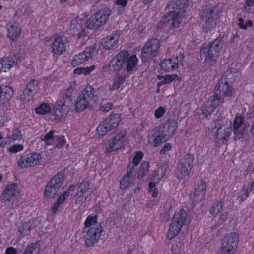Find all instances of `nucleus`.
Returning a JSON list of instances; mask_svg holds the SVG:
<instances>
[{
	"instance_id": "obj_18",
	"label": "nucleus",
	"mask_w": 254,
	"mask_h": 254,
	"mask_svg": "<svg viewBox=\"0 0 254 254\" xmlns=\"http://www.w3.org/2000/svg\"><path fill=\"white\" fill-rule=\"evenodd\" d=\"M184 16V11L182 10L169 13L165 17V21L163 22L164 26L178 27L182 21Z\"/></svg>"
},
{
	"instance_id": "obj_14",
	"label": "nucleus",
	"mask_w": 254,
	"mask_h": 254,
	"mask_svg": "<svg viewBox=\"0 0 254 254\" xmlns=\"http://www.w3.org/2000/svg\"><path fill=\"white\" fill-rule=\"evenodd\" d=\"M19 194V187L16 184L12 183L6 185L1 198L4 202L10 203L12 206L15 205L16 197Z\"/></svg>"
},
{
	"instance_id": "obj_57",
	"label": "nucleus",
	"mask_w": 254,
	"mask_h": 254,
	"mask_svg": "<svg viewBox=\"0 0 254 254\" xmlns=\"http://www.w3.org/2000/svg\"><path fill=\"white\" fill-rule=\"evenodd\" d=\"M166 110L164 107H159L155 110L154 116L156 119H159L163 116Z\"/></svg>"
},
{
	"instance_id": "obj_42",
	"label": "nucleus",
	"mask_w": 254,
	"mask_h": 254,
	"mask_svg": "<svg viewBox=\"0 0 254 254\" xmlns=\"http://www.w3.org/2000/svg\"><path fill=\"white\" fill-rule=\"evenodd\" d=\"M249 189V185H245L238 193V198L240 199L241 202L243 201L248 197L249 192H250Z\"/></svg>"
},
{
	"instance_id": "obj_3",
	"label": "nucleus",
	"mask_w": 254,
	"mask_h": 254,
	"mask_svg": "<svg viewBox=\"0 0 254 254\" xmlns=\"http://www.w3.org/2000/svg\"><path fill=\"white\" fill-rule=\"evenodd\" d=\"M99 98L94 95L93 88L88 86L77 98L75 104V111L79 113L87 108L92 109L97 106Z\"/></svg>"
},
{
	"instance_id": "obj_62",
	"label": "nucleus",
	"mask_w": 254,
	"mask_h": 254,
	"mask_svg": "<svg viewBox=\"0 0 254 254\" xmlns=\"http://www.w3.org/2000/svg\"><path fill=\"white\" fill-rule=\"evenodd\" d=\"M17 250L12 247H8L5 252V254H17Z\"/></svg>"
},
{
	"instance_id": "obj_2",
	"label": "nucleus",
	"mask_w": 254,
	"mask_h": 254,
	"mask_svg": "<svg viewBox=\"0 0 254 254\" xmlns=\"http://www.w3.org/2000/svg\"><path fill=\"white\" fill-rule=\"evenodd\" d=\"M85 243L87 247L98 242L102 233V228L95 216H89L84 222Z\"/></svg>"
},
{
	"instance_id": "obj_28",
	"label": "nucleus",
	"mask_w": 254,
	"mask_h": 254,
	"mask_svg": "<svg viewBox=\"0 0 254 254\" xmlns=\"http://www.w3.org/2000/svg\"><path fill=\"white\" fill-rule=\"evenodd\" d=\"M13 94V90L8 86L2 85L0 86V102L5 104L9 101Z\"/></svg>"
},
{
	"instance_id": "obj_38",
	"label": "nucleus",
	"mask_w": 254,
	"mask_h": 254,
	"mask_svg": "<svg viewBox=\"0 0 254 254\" xmlns=\"http://www.w3.org/2000/svg\"><path fill=\"white\" fill-rule=\"evenodd\" d=\"M127 55L126 58L125 62L126 63V69L127 71H131L137 64L138 60L134 55L127 58Z\"/></svg>"
},
{
	"instance_id": "obj_30",
	"label": "nucleus",
	"mask_w": 254,
	"mask_h": 254,
	"mask_svg": "<svg viewBox=\"0 0 254 254\" xmlns=\"http://www.w3.org/2000/svg\"><path fill=\"white\" fill-rule=\"evenodd\" d=\"M38 224L39 222L36 220L24 223L19 227V231L23 236L27 235L30 231L35 228Z\"/></svg>"
},
{
	"instance_id": "obj_1",
	"label": "nucleus",
	"mask_w": 254,
	"mask_h": 254,
	"mask_svg": "<svg viewBox=\"0 0 254 254\" xmlns=\"http://www.w3.org/2000/svg\"><path fill=\"white\" fill-rule=\"evenodd\" d=\"M178 127L177 122L173 120L161 125L149 132L148 142L154 147L162 144L163 140H168L174 134Z\"/></svg>"
},
{
	"instance_id": "obj_4",
	"label": "nucleus",
	"mask_w": 254,
	"mask_h": 254,
	"mask_svg": "<svg viewBox=\"0 0 254 254\" xmlns=\"http://www.w3.org/2000/svg\"><path fill=\"white\" fill-rule=\"evenodd\" d=\"M121 121L120 114H114L102 121L98 126L96 131L100 136H103L115 129Z\"/></svg>"
},
{
	"instance_id": "obj_56",
	"label": "nucleus",
	"mask_w": 254,
	"mask_h": 254,
	"mask_svg": "<svg viewBox=\"0 0 254 254\" xmlns=\"http://www.w3.org/2000/svg\"><path fill=\"white\" fill-rule=\"evenodd\" d=\"M58 139H56V143L55 144V147L60 149L63 148L66 143L65 139L63 136H57Z\"/></svg>"
},
{
	"instance_id": "obj_25",
	"label": "nucleus",
	"mask_w": 254,
	"mask_h": 254,
	"mask_svg": "<svg viewBox=\"0 0 254 254\" xmlns=\"http://www.w3.org/2000/svg\"><path fill=\"white\" fill-rule=\"evenodd\" d=\"M135 175V168L130 167L125 176L120 181V188L123 190L128 189L133 182Z\"/></svg>"
},
{
	"instance_id": "obj_64",
	"label": "nucleus",
	"mask_w": 254,
	"mask_h": 254,
	"mask_svg": "<svg viewBox=\"0 0 254 254\" xmlns=\"http://www.w3.org/2000/svg\"><path fill=\"white\" fill-rule=\"evenodd\" d=\"M172 250L173 253L176 254H179L182 252L181 248L180 247L179 248H178V245H176L175 246H173Z\"/></svg>"
},
{
	"instance_id": "obj_29",
	"label": "nucleus",
	"mask_w": 254,
	"mask_h": 254,
	"mask_svg": "<svg viewBox=\"0 0 254 254\" xmlns=\"http://www.w3.org/2000/svg\"><path fill=\"white\" fill-rule=\"evenodd\" d=\"M67 107L64 102L60 101L56 106L53 112V115L55 117V119L59 120L63 118L66 114Z\"/></svg>"
},
{
	"instance_id": "obj_59",
	"label": "nucleus",
	"mask_w": 254,
	"mask_h": 254,
	"mask_svg": "<svg viewBox=\"0 0 254 254\" xmlns=\"http://www.w3.org/2000/svg\"><path fill=\"white\" fill-rule=\"evenodd\" d=\"M172 148V145L169 143H165L160 150V154H166Z\"/></svg>"
},
{
	"instance_id": "obj_55",
	"label": "nucleus",
	"mask_w": 254,
	"mask_h": 254,
	"mask_svg": "<svg viewBox=\"0 0 254 254\" xmlns=\"http://www.w3.org/2000/svg\"><path fill=\"white\" fill-rule=\"evenodd\" d=\"M24 149V146L21 144H17L14 145L9 148H8L7 150V152L12 153H16L18 152L22 151Z\"/></svg>"
},
{
	"instance_id": "obj_35",
	"label": "nucleus",
	"mask_w": 254,
	"mask_h": 254,
	"mask_svg": "<svg viewBox=\"0 0 254 254\" xmlns=\"http://www.w3.org/2000/svg\"><path fill=\"white\" fill-rule=\"evenodd\" d=\"M125 80L124 77L122 76H116L113 81V83L109 86V90L110 91H114L119 89Z\"/></svg>"
},
{
	"instance_id": "obj_36",
	"label": "nucleus",
	"mask_w": 254,
	"mask_h": 254,
	"mask_svg": "<svg viewBox=\"0 0 254 254\" xmlns=\"http://www.w3.org/2000/svg\"><path fill=\"white\" fill-rule=\"evenodd\" d=\"M64 180V177L63 174H58L55 175L49 183L53 187H55L59 190L60 188L62 186Z\"/></svg>"
},
{
	"instance_id": "obj_15",
	"label": "nucleus",
	"mask_w": 254,
	"mask_h": 254,
	"mask_svg": "<svg viewBox=\"0 0 254 254\" xmlns=\"http://www.w3.org/2000/svg\"><path fill=\"white\" fill-rule=\"evenodd\" d=\"M126 132L121 131L110 139L107 143L106 150L108 153L116 151L121 149L124 145Z\"/></svg>"
},
{
	"instance_id": "obj_10",
	"label": "nucleus",
	"mask_w": 254,
	"mask_h": 254,
	"mask_svg": "<svg viewBox=\"0 0 254 254\" xmlns=\"http://www.w3.org/2000/svg\"><path fill=\"white\" fill-rule=\"evenodd\" d=\"M159 48L160 42L158 39L154 38L148 41L142 50V59L147 61L156 56Z\"/></svg>"
},
{
	"instance_id": "obj_54",
	"label": "nucleus",
	"mask_w": 254,
	"mask_h": 254,
	"mask_svg": "<svg viewBox=\"0 0 254 254\" xmlns=\"http://www.w3.org/2000/svg\"><path fill=\"white\" fill-rule=\"evenodd\" d=\"M143 156V153L142 151H137L132 159V164L134 166H136L142 160Z\"/></svg>"
},
{
	"instance_id": "obj_53",
	"label": "nucleus",
	"mask_w": 254,
	"mask_h": 254,
	"mask_svg": "<svg viewBox=\"0 0 254 254\" xmlns=\"http://www.w3.org/2000/svg\"><path fill=\"white\" fill-rule=\"evenodd\" d=\"M26 89L35 94L38 89V81L35 80L30 81Z\"/></svg>"
},
{
	"instance_id": "obj_17",
	"label": "nucleus",
	"mask_w": 254,
	"mask_h": 254,
	"mask_svg": "<svg viewBox=\"0 0 254 254\" xmlns=\"http://www.w3.org/2000/svg\"><path fill=\"white\" fill-rule=\"evenodd\" d=\"M91 189L88 182H83L79 186L74 196L75 203L81 204L85 203L87 198L91 194Z\"/></svg>"
},
{
	"instance_id": "obj_26",
	"label": "nucleus",
	"mask_w": 254,
	"mask_h": 254,
	"mask_svg": "<svg viewBox=\"0 0 254 254\" xmlns=\"http://www.w3.org/2000/svg\"><path fill=\"white\" fill-rule=\"evenodd\" d=\"M120 35L118 32L113 33L103 39L102 46L106 50L111 49L117 44Z\"/></svg>"
},
{
	"instance_id": "obj_11",
	"label": "nucleus",
	"mask_w": 254,
	"mask_h": 254,
	"mask_svg": "<svg viewBox=\"0 0 254 254\" xmlns=\"http://www.w3.org/2000/svg\"><path fill=\"white\" fill-rule=\"evenodd\" d=\"M193 156L188 154L183 157L180 164L178 165L177 176L182 179L188 175L193 167Z\"/></svg>"
},
{
	"instance_id": "obj_33",
	"label": "nucleus",
	"mask_w": 254,
	"mask_h": 254,
	"mask_svg": "<svg viewBox=\"0 0 254 254\" xmlns=\"http://www.w3.org/2000/svg\"><path fill=\"white\" fill-rule=\"evenodd\" d=\"M224 82L232 84L238 77V70L235 68H230L225 73Z\"/></svg>"
},
{
	"instance_id": "obj_7",
	"label": "nucleus",
	"mask_w": 254,
	"mask_h": 254,
	"mask_svg": "<svg viewBox=\"0 0 254 254\" xmlns=\"http://www.w3.org/2000/svg\"><path fill=\"white\" fill-rule=\"evenodd\" d=\"M186 217L187 213L184 209H180L175 213L167 234L169 239H173L180 232L184 224Z\"/></svg>"
},
{
	"instance_id": "obj_23",
	"label": "nucleus",
	"mask_w": 254,
	"mask_h": 254,
	"mask_svg": "<svg viewBox=\"0 0 254 254\" xmlns=\"http://www.w3.org/2000/svg\"><path fill=\"white\" fill-rule=\"evenodd\" d=\"M206 184L203 181H199L196 184L194 191L191 196L192 201L196 202H201L203 200L206 192Z\"/></svg>"
},
{
	"instance_id": "obj_47",
	"label": "nucleus",
	"mask_w": 254,
	"mask_h": 254,
	"mask_svg": "<svg viewBox=\"0 0 254 254\" xmlns=\"http://www.w3.org/2000/svg\"><path fill=\"white\" fill-rule=\"evenodd\" d=\"M244 120V117L243 116L240 114H237L236 115L233 124L234 132L236 135H237L238 129L242 126Z\"/></svg>"
},
{
	"instance_id": "obj_34",
	"label": "nucleus",
	"mask_w": 254,
	"mask_h": 254,
	"mask_svg": "<svg viewBox=\"0 0 254 254\" xmlns=\"http://www.w3.org/2000/svg\"><path fill=\"white\" fill-rule=\"evenodd\" d=\"M41 139L46 145H53L56 143L57 135H54L53 131H50L44 136H41Z\"/></svg>"
},
{
	"instance_id": "obj_45",
	"label": "nucleus",
	"mask_w": 254,
	"mask_h": 254,
	"mask_svg": "<svg viewBox=\"0 0 254 254\" xmlns=\"http://www.w3.org/2000/svg\"><path fill=\"white\" fill-rule=\"evenodd\" d=\"M149 170V163L146 161L142 162L137 172V177L140 179L143 178L148 173Z\"/></svg>"
},
{
	"instance_id": "obj_48",
	"label": "nucleus",
	"mask_w": 254,
	"mask_h": 254,
	"mask_svg": "<svg viewBox=\"0 0 254 254\" xmlns=\"http://www.w3.org/2000/svg\"><path fill=\"white\" fill-rule=\"evenodd\" d=\"M238 25L241 29H247V28L252 26L253 22L250 20L245 21L242 18H240L238 19Z\"/></svg>"
},
{
	"instance_id": "obj_21",
	"label": "nucleus",
	"mask_w": 254,
	"mask_h": 254,
	"mask_svg": "<svg viewBox=\"0 0 254 254\" xmlns=\"http://www.w3.org/2000/svg\"><path fill=\"white\" fill-rule=\"evenodd\" d=\"M221 103L222 101L220 95L215 94L211 96L204 105L203 114L206 116L211 114Z\"/></svg>"
},
{
	"instance_id": "obj_61",
	"label": "nucleus",
	"mask_w": 254,
	"mask_h": 254,
	"mask_svg": "<svg viewBox=\"0 0 254 254\" xmlns=\"http://www.w3.org/2000/svg\"><path fill=\"white\" fill-rule=\"evenodd\" d=\"M112 106V104L111 103H107L104 105H101L99 109L102 112H107L111 109Z\"/></svg>"
},
{
	"instance_id": "obj_22",
	"label": "nucleus",
	"mask_w": 254,
	"mask_h": 254,
	"mask_svg": "<svg viewBox=\"0 0 254 254\" xmlns=\"http://www.w3.org/2000/svg\"><path fill=\"white\" fill-rule=\"evenodd\" d=\"M85 21L78 17L73 19L70 23V29L73 33H77L79 39L83 37V40L87 37L86 28H83Z\"/></svg>"
},
{
	"instance_id": "obj_46",
	"label": "nucleus",
	"mask_w": 254,
	"mask_h": 254,
	"mask_svg": "<svg viewBox=\"0 0 254 254\" xmlns=\"http://www.w3.org/2000/svg\"><path fill=\"white\" fill-rule=\"evenodd\" d=\"M59 190L56 188L53 187V186L48 183L45 190V197L46 198H51L56 195Z\"/></svg>"
},
{
	"instance_id": "obj_32",
	"label": "nucleus",
	"mask_w": 254,
	"mask_h": 254,
	"mask_svg": "<svg viewBox=\"0 0 254 254\" xmlns=\"http://www.w3.org/2000/svg\"><path fill=\"white\" fill-rule=\"evenodd\" d=\"M22 138V134L21 132L18 130H15L11 136L7 137L3 140H2L0 145L4 147L7 145H10L15 142L17 140H20Z\"/></svg>"
},
{
	"instance_id": "obj_50",
	"label": "nucleus",
	"mask_w": 254,
	"mask_h": 254,
	"mask_svg": "<svg viewBox=\"0 0 254 254\" xmlns=\"http://www.w3.org/2000/svg\"><path fill=\"white\" fill-rule=\"evenodd\" d=\"M34 93L25 89L21 96V101L24 102H27L32 99Z\"/></svg>"
},
{
	"instance_id": "obj_24",
	"label": "nucleus",
	"mask_w": 254,
	"mask_h": 254,
	"mask_svg": "<svg viewBox=\"0 0 254 254\" xmlns=\"http://www.w3.org/2000/svg\"><path fill=\"white\" fill-rule=\"evenodd\" d=\"M127 53L121 52L116 55L110 62V70L119 71L121 69L125 63Z\"/></svg>"
},
{
	"instance_id": "obj_43",
	"label": "nucleus",
	"mask_w": 254,
	"mask_h": 254,
	"mask_svg": "<svg viewBox=\"0 0 254 254\" xmlns=\"http://www.w3.org/2000/svg\"><path fill=\"white\" fill-rule=\"evenodd\" d=\"M74 189L75 186L74 185L69 186L67 190L58 198L57 202L61 205L69 196L70 193L74 190Z\"/></svg>"
},
{
	"instance_id": "obj_52",
	"label": "nucleus",
	"mask_w": 254,
	"mask_h": 254,
	"mask_svg": "<svg viewBox=\"0 0 254 254\" xmlns=\"http://www.w3.org/2000/svg\"><path fill=\"white\" fill-rule=\"evenodd\" d=\"M184 59V56L183 54L180 53L179 55L176 56V57L174 58L171 59L173 63L175 64V68L177 69L179 68V66L182 65Z\"/></svg>"
},
{
	"instance_id": "obj_31",
	"label": "nucleus",
	"mask_w": 254,
	"mask_h": 254,
	"mask_svg": "<svg viewBox=\"0 0 254 254\" xmlns=\"http://www.w3.org/2000/svg\"><path fill=\"white\" fill-rule=\"evenodd\" d=\"M7 36L13 40L17 39L21 34V28L18 26L14 24H8Z\"/></svg>"
},
{
	"instance_id": "obj_63",
	"label": "nucleus",
	"mask_w": 254,
	"mask_h": 254,
	"mask_svg": "<svg viewBox=\"0 0 254 254\" xmlns=\"http://www.w3.org/2000/svg\"><path fill=\"white\" fill-rule=\"evenodd\" d=\"M229 213L226 212L221 214L219 217V220L221 223L224 222L228 218Z\"/></svg>"
},
{
	"instance_id": "obj_27",
	"label": "nucleus",
	"mask_w": 254,
	"mask_h": 254,
	"mask_svg": "<svg viewBox=\"0 0 254 254\" xmlns=\"http://www.w3.org/2000/svg\"><path fill=\"white\" fill-rule=\"evenodd\" d=\"M231 84L227 82H219L216 87V90L220 91L224 97H231L234 93Z\"/></svg>"
},
{
	"instance_id": "obj_60",
	"label": "nucleus",
	"mask_w": 254,
	"mask_h": 254,
	"mask_svg": "<svg viewBox=\"0 0 254 254\" xmlns=\"http://www.w3.org/2000/svg\"><path fill=\"white\" fill-rule=\"evenodd\" d=\"M95 68L96 66L94 65H91L90 67H82V74L85 75H88L95 70Z\"/></svg>"
},
{
	"instance_id": "obj_40",
	"label": "nucleus",
	"mask_w": 254,
	"mask_h": 254,
	"mask_svg": "<svg viewBox=\"0 0 254 254\" xmlns=\"http://www.w3.org/2000/svg\"><path fill=\"white\" fill-rule=\"evenodd\" d=\"M188 0H172L169 6L173 9H182L186 6Z\"/></svg>"
},
{
	"instance_id": "obj_37",
	"label": "nucleus",
	"mask_w": 254,
	"mask_h": 254,
	"mask_svg": "<svg viewBox=\"0 0 254 254\" xmlns=\"http://www.w3.org/2000/svg\"><path fill=\"white\" fill-rule=\"evenodd\" d=\"M175 66L171 59L164 60L160 64L161 69L166 72H170L175 70Z\"/></svg>"
},
{
	"instance_id": "obj_20",
	"label": "nucleus",
	"mask_w": 254,
	"mask_h": 254,
	"mask_svg": "<svg viewBox=\"0 0 254 254\" xmlns=\"http://www.w3.org/2000/svg\"><path fill=\"white\" fill-rule=\"evenodd\" d=\"M68 46V41L65 38L59 37L53 42L52 51L54 55L60 56L66 51Z\"/></svg>"
},
{
	"instance_id": "obj_6",
	"label": "nucleus",
	"mask_w": 254,
	"mask_h": 254,
	"mask_svg": "<svg viewBox=\"0 0 254 254\" xmlns=\"http://www.w3.org/2000/svg\"><path fill=\"white\" fill-rule=\"evenodd\" d=\"M111 15L108 8L100 9L91 16L87 21V27L91 29H97L105 25Z\"/></svg>"
},
{
	"instance_id": "obj_9",
	"label": "nucleus",
	"mask_w": 254,
	"mask_h": 254,
	"mask_svg": "<svg viewBox=\"0 0 254 254\" xmlns=\"http://www.w3.org/2000/svg\"><path fill=\"white\" fill-rule=\"evenodd\" d=\"M97 54V47L93 44L86 48L82 52L76 55L72 60L71 64L73 67L85 64L88 61L96 57Z\"/></svg>"
},
{
	"instance_id": "obj_5",
	"label": "nucleus",
	"mask_w": 254,
	"mask_h": 254,
	"mask_svg": "<svg viewBox=\"0 0 254 254\" xmlns=\"http://www.w3.org/2000/svg\"><path fill=\"white\" fill-rule=\"evenodd\" d=\"M239 241V235L236 233L227 234L223 239L217 254H235Z\"/></svg>"
},
{
	"instance_id": "obj_12",
	"label": "nucleus",
	"mask_w": 254,
	"mask_h": 254,
	"mask_svg": "<svg viewBox=\"0 0 254 254\" xmlns=\"http://www.w3.org/2000/svg\"><path fill=\"white\" fill-rule=\"evenodd\" d=\"M202 19L203 22V26L204 30L208 32L213 29L217 25V15L215 13V10L213 8H206L204 10L202 15Z\"/></svg>"
},
{
	"instance_id": "obj_8",
	"label": "nucleus",
	"mask_w": 254,
	"mask_h": 254,
	"mask_svg": "<svg viewBox=\"0 0 254 254\" xmlns=\"http://www.w3.org/2000/svg\"><path fill=\"white\" fill-rule=\"evenodd\" d=\"M222 47V43L219 40L216 39L208 47L201 50V59L207 62L215 61L219 57Z\"/></svg>"
},
{
	"instance_id": "obj_39",
	"label": "nucleus",
	"mask_w": 254,
	"mask_h": 254,
	"mask_svg": "<svg viewBox=\"0 0 254 254\" xmlns=\"http://www.w3.org/2000/svg\"><path fill=\"white\" fill-rule=\"evenodd\" d=\"M224 203L222 201L216 202L210 210V213L213 216H216L220 214L223 208Z\"/></svg>"
},
{
	"instance_id": "obj_41",
	"label": "nucleus",
	"mask_w": 254,
	"mask_h": 254,
	"mask_svg": "<svg viewBox=\"0 0 254 254\" xmlns=\"http://www.w3.org/2000/svg\"><path fill=\"white\" fill-rule=\"evenodd\" d=\"M40 250L39 245L36 243H33L25 249L24 252L26 254H39Z\"/></svg>"
},
{
	"instance_id": "obj_44",
	"label": "nucleus",
	"mask_w": 254,
	"mask_h": 254,
	"mask_svg": "<svg viewBox=\"0 0 254 254\" xmlns=\"http://www.w3.org/2000/svg\"><path fill=\"white\" fill-rule=\"evenodd\" d=\"M51 111V106L46 103H44L35 109V112L40 115H46Z\"/></svg>"
},
{
	"instance_id": "obj_19",
	"label": "nucleus",
	"mask_w": 254,
	"mask_h": 254,
	"mask_svg": "<svg viewBox=\"0 0 254 254\" xmlns=\"http://www.w3.org/2000/svg\"><path fill=\"white\" fill-rule=\"evenodd\" d=\"M18 58L15 53L4 56L0 59V73L6 72L16 65Z\"/></svg>"
},
{
	"instance_id": "obj_13",
	"label": "nucleus",
	"mask_w": 254,
	"mask_h": 254,
	"mask_svg": "<svg viewBox=\"0 0 254 254\" xmlns=\"http://www.w3.org/2000/svg\"><path fill=\"white\" fill-rule=\"evenodd\" d=\"M215 127L217 128L215 136L218 141H224L230 136L231 133V126L230 122L217 121Z\"/></svg>"
},
{
	"instance_id": "obj_16",
	"label": "nucleus",
	"mask_w": 254,
	"mask_h": 254,
	"mask_svg": "<svg viewBox=\"0 0 254 254\" xmlns=\"http://www.w3.org/2000/svg\"><path fill=\"white\" fill-rule=\"evenodd\" d=\"M41 155L32 153L22 156L18 161V166L21 168L32 167L39 165L41 161Z\"/></svg>"
},
{
	"instance_id": "obj_51",
	"label": "nucleus",
	"mask_w": 254,
	"mask_h": 254,
	"mask_svg": "<svg viewBox=\"0 0 254 254\" xmlns=\"http://www.w3.org/2000/svg\"><path fill=\"white\" fill-rule=\"evenodd\" d=\"M244 9L248 13H254V0H246Z\"/></svg>"
},
{
	"instance_id": "obj_58",
	"label": "nucleus",
	"mask_w": 254,
	"mask_h": 254,
	"mask_svg": "<svg viewBox=\"0 0 254 254\" xmlns=\"http://www.w3.org/2000/svg\"><path fill=\"white\" fill-rule=\"evenodd\" d=\"M149 192L151 193V195L153 197L157 196L158 192L156 191L155 185L154 183L151 182L149 184Z\"/></svg>"
},
{
	"instance_id": "obj_49",
	"label": "nucleus",
	"mask_w": 254,
	"mask_h": 254,
	"mask_svg": "<svg viewBox=\"0 0 254 254\" xmlns=\"http://www.w3.org/2000/svg\"><path fill=\"white\" fill-rule=\"evenodd\" d=\"M157 78L159 80H162L164 79L165 82H166V84L170 83L173 81L176 80H179V77L177 74H172L169 75H166V76H158Z\"/></svg>"
}]
</instances>
